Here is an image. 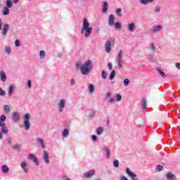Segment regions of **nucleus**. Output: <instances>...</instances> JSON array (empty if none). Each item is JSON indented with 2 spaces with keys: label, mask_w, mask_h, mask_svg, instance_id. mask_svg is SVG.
<instances>
[{
  "label": "nucleus",
  "mask_w": 180,
  "mask_h": 180,
  "mask_svg": "<svg viewBox=\"0 0 180 180\" xmlns=\"http://www.w3.org/2000/svg\"><path fill=\"white\" fill-rule=\"evenodd\" d=\"M75 65L77 70H80L82 75H88L90 74L94 67V64L91 60H87L84 64H82L81 61L76 62Z\"/></svg>",
  "instance_id": "obj_1"
},
{
  "label": "nucleus",
  "mask_w": 180,
  "mask_h": 180,
  "mask_svg": "<svg viewBox=\"0 0 180 180\" xmlns=\"http://www.w3.org/2000/svg\"><path fill=\"white\" fill-rule=\"evenodd\" d=\"M92 27H91L89 25V21H88V19L84 18L81 29L82 34H83V36H84L86 38L89 37L92 33Z\"/></svg>",
  "instance_id": "obj_2"
},
{
  "label": "nucleus",
  "mask_w": 180,
  "mask_h": 180,
  "mask_svg": "<svg viewBox=\"0 0 180 180\" xmlns=\"http://www.w3.org/2000/svg\"><path fill=\"white\" fill-rule=\"evenodd\" d=\"M123 50H120L116 57V63L118 67V70L123 68Z\"/></svg>",
  "instance_id": "obj_3"
},
{
  "label": "nucleus",
  "mask_w": 180,
  "mask_h": 180,
  "mask_svg": "<svg viewBox=\"0 0 180 180\" xmlns=\"http://www.w3.org/2000/svg\"><path fill=\"white\" fill-rule=\"evenodd\" d=\"M65 105H67V99L61 98L59 100L58 103V110L60 113L64 112V109H65Z\"/></svg>",
  "instance_id": "obj_4"
},
{
  "label": "nucleus",
  "mask_w": 180,
  "mask_h": 180,
  "mask_svg": "<svg viewBox=\"0 0 180 180\" xmlns=\"http://www.w3.org/2000/svg\"><path fill=\"white\" fill-rule=\"evenodd\" d=\"M30 114L27 113L24 116V127L25 130L30 129Z\"/></svg>",
  "instance_id": "obj_5"
},
{
  "label": "nucleus",
  "mask_w": 180,
  "mask_h": 180,
  "mask_svg": "<svg viewBox=\"0 0 180 180\" xmlns=\"http://www.w3.org/2000/svg\"><path fill=\"white\" fill-rule=\"evenodd\" d=\"M112 44H113V41L110 40H107L105 43V51L108 53L112 51Z\"/></svg>",
  "instance_id": "obj_6"
},
{
  "label": "nucleus",
  "mask_w": 180,
  "mask_h": 180,
  "mask_svg": "<svg viewBox=\"0 0 180 180\" xmlns=\"http://www.w3.org/2000/svg\"><path fill=\"white\" fill-rule=\"evenodd\" d=\"M126 174H127V175L131 178V180H139V178H137V175L131 172L129 167L126 168Z\"/></svg>",
  "instance_id": "obj_7"
},
{
  "label": "nucleus",
  "mask_w": 180,
  "mask_h": 180,
  "mask_svg": "<svg viewBox=\"0 0 180 180\" xmlns=\"http://www.w3.org/2000/svg\"><path fill=\"white\" fill-rule=\"evenodd\" d=\"M162 29H164V27L161 25H153L151 27L150 30L153 33H158V32H160V30H162Z\"/></svg>",
  "instance_id": "obj_8"
},
{
  "label": "nucleus",
  "mask_w": 180,
  "mask_h": 180,
  "mask_svg": "<svg viewBox=\"0 0 180 180\" xmlns=\"http://www.w3.org/2000/svg\"><path fill=\"white\" fill-rule=\"evenodd\" d=\"M12 120L15 123H17V122L20 120V113L18 112H13L12 114Z\"/></svg>",
  "instance_id": "obj_9"
},
{
  "label": "nucleus",
  "mask_w": 180,
  "mask_h": 180,
  "mask_svg": "<svg viewBox=\"0 0 180 180\" xmlns=\"http://www.w3.org/2000/svg\"><path fill=\"white\" fill-rule=\"evenodd\" d=\"M20 167L25 174H27L29 172V166L27 165V162L26 161L21 162Z\"/></svg>",
  "instance_id": "obj_10"
},
{
  "label": "nucleus",
  "mask_w": 180,
  "mask_h": 180,
  "mask_svg": "<svg viewBox=\"0 0 180 180\" xmlns=\"http://www.w3.org/2000/svg\"><path fill=\"white\" fill-rule=\"evenodd\" d=\"M43 160L46 164H50V157L49 156V153L46 150H44Z\"/></svg>",
  "instance_id": "obj_11"
},
{
  "label": "nucleus",
  "mask_w": 180,
  "mask_h": 180,
  "mask_svg": "<svg viewBox=\"0 0 180 180\" xmlns=\"http://www.w3.org/2000/svg\"><path fill=\"white\" fill-rule=\"evenodd\" d=\"M94 175H95V170L92 169L89 172H86L84 174V178H91V176H94Z\"/></svg>",
  "instance_id": "obj_12"
},
{
  "label": "nucleus",
  "mask_w": 180,
  "mask_h": 180,
  "mask_svg": "<svg viewBox=\"0 0 180 180\" xmlns=\"http://www.w3.org/2000/svg\"><path fill=\"white\" fill-rule=\"evenodd\" d=\"M109 26H113L115 25V15L110 14L108 18Z\"/></svg>",
  "instance_id": "obj_13"
},
{
  "label": "nucleus",
  "mask_w": 180,
  "mask_h": 180,
  "mask_svg": "<svg viewBox=\"0 0 180 180\" xmlns=\"http://www.w3.org/2000/svg\"><path fill=\"white\" fill-rule=\"evenodd\" d=\"M8 32H9V24H4L2 34H4V36H6V34H8Z\"/></svg>",
  "instance_id": "obj_14"
},
{
  "label": "nucleus",
  "mask_w": 180,
  "mask_h": 180,
  "mask_svg": "<svg viewBox=\"0 0 180 180\" xmlns=\"http://www.w3.org/2000/svg\"><path fill=\"white\" fill-rule=\"evenodd\" d=\"M0 79L2 82H5L6 81V75L4 70L0 71Z\"/></svg>",
  "instance_id": "obj_15"
},
{
  "label": "nucleus",
  "mask_w": 180,
  "mask_h": 180,
  "mask_svg": "<svg viewBox=\"0 0 180 180\" xmlns=\"http://www.w3.org/2000/svg\"><path fill=\"white\" fill-rule=\"evenodd\" d=\"M108 8H109V5L108 4V1H104L103 4V9H102L103 13H106V12H108Z\"/></svg>",
  "instance_id": "obj_16"
},
{
  "label": "nucleus",
  "mask_w": 180,
  "mask_h": 180,
  "mask_svg": "<svg viewBox=\"0 0 180 180\" xmlns=\"http://www.w3.org/2000/svg\"><path fill=\"white\" fill-rule=\"evenodd\" d=\"M128 30L129 32H134V30H136V24L134 22L129 24Z\"/></svg>",
  "instance_id": "obj_17"
},
{
  "label": "nucleus",
  "mask_w": 180,
  "mask_h": 180,
  "mask_svg": "<svg viewBox=\"0 0 180 180\" xmlns=\"http://www.w3.org/2000/svg\"><path fill=\"white\" fill-rule=\"evenodd\" d=\"M166 178L168 180H176V176H175V175L173 174L172 173H167L166 175Z\"/></svg>",
  "instance_id": "obj_18"
},
{
  "label": "nucleus",
  "mask_w": 180,
  "mask_h": 180,
  "mask_svg": "<svg viewBox=\"0 0 180 180\" xmlns=\"http://www.w3.org/2000/svg\"><path fill=\"white\" fill-rule=\"evenodd\" d=\"M37 141L40 144L41 148H46V143H44V140L41 138H38Z\"/></svg>",
  "instance_id": "obj_19"
},
{
  "label": "nucleus",
  "mask_w": 180,
  "mask_h": 180,
  "mask_svg": "<svg viewBox=\"0 0 180 180\" xmlns=\"http://www.w3.org/2000/svg\"><path fill=\"white\" fill-rule=\"evenodd\" d=\"M154 2V0H140L139 4L141 5H147L148 4H152Z\"/></svg>",
  "instance_id": "obj_20"
},
{
  "label": "nucleus",
  "mask_w": 180,
  "mask_h": 180,
  "mask_svg": "<svg viewBox=\"0 0 180 180\" xmlns=\"http://www.w3.org/2000/svg\"><path fill=\"white\" fill-rule=\"evenodd\" d=\"M6 8H13V1H12V0H6Z\"/></svg>",
  "instance_id": "obj_21"
},
{
  "label": "nucleus",
  "mask_w": 180,
  "mask_h": 180,
  "mask_svg": "<svg viewBox=\"0 0 180 180\" xmlns=\"http://www.w3.org/2000/svg\"><path fill=\"white\" fill-rule=\"evenodd\" d=\"M13 91H15V86L11 85L8 87V96H12V94H13Z\"/></svg>",
  "instance_id": "obj_22"
},
{
  "label": "nucleus",
  "mask_w": 180,
  "mask_h": 180,
  "mask_svg": "<svg viewBox=\"0 0 180 180\" xmlns=\"http://www.w3.org/2000/svg\"><path fill=\"white\" fill-rule=\"evenodd\" d=\"M89 94H94V92H95V86H94V84H89Z\"/></svg>",
  "instance_id": "obj_23"
},
{
  "label": "nucleus",
  "mask_w": 180,
  "mask_h": 180,
  "mask_svg": "<svg viewBox=\"0 0 180 180\" xmlns=\"http://www.w3.org/2000/svg\"><path fill=\"white\" fill-rule=\"evenodd\" d=\"M1 171L3 174H8V172H9V167L6 165H3L1 167Z\"/></svg>",
  "instance_id": "obj_24"
},
{
  "label": "nucleus",
  "mask_w": 180,
  "mask_h": 180,
  "mask_svg": "<svg viewBox=\"0 0 180 180\" xmlns=\"http://www.w3.org/2000/svg\"><path fill=\"white\" fill-rule=\"evenodd\" d=\"M69 134H70V130H68V129H65L62 132V136L63 137H68Z\"/></svg>",
  "instance_id": "obj_25"
},
{
  "label": "nucleus",
  "mask_w": 180,
  "mask_h": 180,
  "mask_svg": "<svg viewBox=\"0 0 180 180\" xmlns=\"http://www.w3.org/2000/svg\"><path fill=\"white\" fill-rule=\"evenodd\" d=\"M1 134H3V133L4 134H6L7 133H9V130H8V127H3L1 128Z\"/></svg>",
  "instance_id": "obj_26"
},
{
  "label": "nucleus",
  "mask_w": 180,
  "mask_h": 180,
  "mask_svg": "<svg viewBox=\"0 0 180 180\" xmlns=\"http://www.w3.org/2000/svg\"><path fill=\"white\" fill-rule=\"evenodd\" d=\"M104 151L106 153L107 158H109L110 157V149L108 147H105Z\"/></svg>",
  "instance_id": "obj_27"
},
{
  "label": "nucleus",
  "mask_w": 180,
  "mask_h": 180,
  "mask_svg": "<svg viewBox=\"0 0 180 180\" xmlns=\"http://www.w3.org/2000/svg\"><path fill=\"white\" fill-rule=\"evenodd\" d=\"M158 72H159L160 75L163 78H167V75H165V73L161 70V68H158L157 69Z\"/></svg>",
  "instance_id": "obj_28"
},
{
  "label": "nucleus",
  "mask_w": 180,
  "mask_h": 180,
  "mask_svg": "<svg viewBox=\"0 0 180 180\" xmlns=\"http://www.w3.org/2000/svg\"><path fill=\"white\" fill-rule=\"evenodd\" d=\"M116 76V71H115V70H113L110 75V77H109V79L110 81H112V79H115V77Z\"/></svg>",
  "instance_id": "obj_29"
},
{
  "label": "nucleus",
  "mask_w": 180,
  "mask_h": 180,
  "mask_svg": "<svg viewBox=\"0 0 180 180\" xmlns=\"http://www.w3.org/2000/svg\"><path fill=\"white\" fill-rule=\"evenodd\" d=\"M103 133V127H99L97 129H96V134L98 136H101V134H102Z\"/></svg>",
  "instance_id": "obj_30"
},
{
  "label": "nucleus",
  "mask_w": 180,
  "mask_h": 180,
  "mask_svg": "<svg viewBox=\"0 0 180 180\" xmlns=\"http://www.w3.org/2000/svg\"><path fill=\"white\" fill-rule=\"evenodd\" d=\"M8 13H9V8L5 6L3 9V15L4 16H6V15H8Z\"/></svg>",
  "instance_id": "obj_31"
},
{
  "label": "nucleus",
  "mask_w": 180,
  "mask_h": 180,
  "mask_svg": "<svg viewBox=\"0 0 180 180\" xmlns=\"http://www.w3.org/2000/svg\"><path fill=\"white\" fill-rule=\"evenodd\" d=\"M101 77H102L103 79H106V78L108 77V72L105 70H102Z\"/></svg>",
  "instance_id": "obj_32"
},
{
  "label": "nucleus",
  "mask_w": 180,
  "mask_h": 180,
  "mask_svg": "<svg viewBox=\"0 0 180 180\" xmlns=\"http://www.w3.org/2000/svg\"><path fill=\"white\" fill-rule=\"evenodd\" d=\"M155 13H160L161 12V6H156L154 8Z\"/></svg>",
  "instance_id": "obj_33"
},
{
  "label": "nucleus",
  "mask_w": 180,
  "mask_h": 180,
  "mask_svg": "<svg viewBox=\"0 0 180 180\" xmlns=\"http://www.w3.org/2000/svg\"><path fill=\"white\" fill-rule=\"evenodd\" d=\"M146 108H147V100H146V98H143L142 100V109H146Z\"/></svg>",
  "instance_id": "obj_34"
},
{
  "label": "nucleus",
  "mask_w": 180,
  "mask_h": 180,
  "mask_svg": "<svg viewBox=\"0 0 180 180\" xmlns=\"http://www.w3.org/2000/svg\"><path fill=\"white\" fill-rule=\"evenodd\" d=\"M4 112L6 113H9V112H11V107L8 105H4Z\"/></svg>",
  "instance_id": "obj_35"
},
{
  "label": "nucleus",
  "mask_w": 180,
  "mask_h": 180,
  "mask_svg": "<svg viewBox=\"0 0 180 180\" xmlns=\"http://www.w3.org/2000/svg\"><path fill=\"white\" fill-rule=\"evenodd\" d=\"M115 13L117 16L122 17V8H118L115 11Z\"/></svg>",
  "instance_id": "obj_36"
},
{
  "label": "nucleus",
  "mask_w": 180,
  "mask_h": 180,
  "mask_svg": "<svg viewBox=\"0 0 180 180\" xmlns=\"http://www.w3.org/2000/svg\"><path fill=\"white\" fill-rule=\"evenodd\" d=\"M113 26H115V29H120L122 27V23L117 22L114 23Z\"/></svg>",
  "instance_id": "obj_37"
},
{
  "label": "nucleus",
  "mask_w": 180,
  "mask_h": 180,
  "mask_svg": "<svg viewBox=\"0 0 180 180\" xmlns=\"http://www.w3.org/2000/svg\"><path fill=\"white\" fill-rule=\"evenodd\" d=\"M11 46H5V53L6 54H11Z\"/></svg>",
  "instance_id": "obj_38"
},
{
  "label": "nucleus",
  "mask_w": 180,
  "mask_h": 180,
  "mask_svg": "<svg viewBox=\"0 0 180 180\" xmlns=\"http://www.w3.org/2000/svg\"><path fill=\"white\" fill-rule=\"evenodd\" d=\"M39 57L41 59L44 58L46 57V52L44 51H41L39 52Z\"/></svg>",
  "instance_id": "obj_39"
},
{
  "label": "nucleus",
  "mask_w": 180,
  "mask_h": 180,
  "mask_svg": "<svg viewBox=\"0 0 180 180\" xmlns=\"http://www.w3.org/2000/svg\"><path fill=\"white\" fill-rule=\"evenodd\" d=\"M150 50H152L153 53H155V51L157 50V48L155 47V44H150Z\"/></svg>",
  "instance_id": "obj_40"
},
{
  "label": "nucleus",
  "mask_w": 180,
  "mask_h": 180,
  "mask_svg": "<svg viewBox=\"0 0 180 180\" xmlns=\"http://www.w3.org/2000/svg\"><path fill=\"white\" fill-rule=\"evenodd\" d=\"M129 84H130V80L129 79H125L124 80V86H129Z\"/></svg>",
  "instance_id": "obj_41"
},
{
  "label": "nucleus",
  "mask_w": 180,
  "mask_h": 180,
  "mask_svg": "<svg viewBox=\"0 0 180 180\" xmlns=\"http://www.w3.org/2000/svg\"><path fill=\"white\" fill-rule=\"evenodd\" d=\"M5 95H6V91L0 87V96H5Z\"/></svg>",
  "instance_id": "obj_42"
},
{
  "label": "nucleus",
  "mask_w": 180,
  "mask_h": 180,
  "mask_svg": "<svg viewBox=\"0 0 180 180\" xmlns=\"http://www.w3.org/2000/svg\"><path fill=\"white\" fill-rule=\"evenodd\" d=\"M115 98H116V101L117 102H120V101H122V95H120V94H117L115 96Z\"/></svg>",
  "instance_id": "obj_43"
},
{
  "label": "nucleus",
  "mask_w": 180,
  "mask_h": 180,
  "mask_svg": "<svg viewBox=\"0 0 180 180\" xmlns=\"http://www.w3.org/2000/svg\"><path fill=\"white\" fill-rule=\"evenodd\" d=\"M113 165L115 167V168H119V160H115L113 162Z\"/></svg>",
  "instance_id": "obj_44"
},
{
  "label": "nucleus",
  "mask_w": 180,
  "mask_h": 180,
  "mask_svg": "<svg viewBox=\"0 0 180 180\" xmlns=\"http://www.w3.org/2000/svg\"><path fill=\"white\" fill-rule=\"evenodd\" d=\"M29 160H32V161L34 160V158H37L34 154L31 153L28 156Z\"/></svg>",
  "instance_id": "obj_45"
},
{
  "label": "nucleus",
  "mask_w": 180,
  "mask_h": 180,
  "mask_svg": "<svg viewBox=\"0 0 180 180\" xmlns=\"http://www.w3.org/2000/svg\"><path fill=\"white\" fill-rule=\"evenodd\" d=\"M6 120V116L1 115L0 117V122H5Z\"/></svg>",
  "instance_id": "obj_46"
},
{
  "label": "nucleus",
  "mask_w": 180,
  "mask_h": 180,
  "mask_svg": "<svg viewBox=\"0 0 180 180\" xmlns=\"http://www.w3.org/2000/svg\"><path fill=\"white\" fill-rule=\"evenodd\" d=\"M15 47H19L20 46V41H19L18 39H16L15 41Z\"/></svg>",
  "instance_id": "obj_47"
},
{
  "label": "nucleus",
  "mask_w": 180,
  "mask_h": 180,
  "mask_svg": "<svg viewBox=\"0 0 180 180\" xmlns=\"http://www.w3.org/2000/svg\"><path fill=\"white\" fill-rule=\"evenodd\" d=\"M107 66H108V68L109 70H112V69H113V65L112 64V63H108L107 64Z\"/></svg>",
  "instance_id": "obj_48"
},
{
  "label": "nucleus",
  "mask_w": 180,
  "mask_h": 180,
  "mask_svg": "<svg viewBox=\"0 0 180 180\" xmlns=\"http://www.w3.org/2000/svg\"><path fill=\"white\" fill-rule=\"evenodd\" d=\"M20 147H21L20 145L16 144V145H14V146H13V148L14 150H19V148H20Z\"/></svg>",
  "instance_id": "obj_49"
},
{
  "label": "nucleus",
  "mask_w": 180,
  "mask_h": 180,
  "mask_svg": "<svg viewBox=\"0 0 180 180\" xmlns=\"http://www.w3.org/2000/svg\"><path fill=\"white\" fill-rule=\"evenodd\" d=\"M33 162L35 164V165H37V167L39 166V159H37V158H35Z\"/></svg>",
  "instance_id": "obj_50"
},
{
  "label": "nucleus",
  "mask_w": 180,
  "mask_h": 180,
  "mask_svg": "<svg viewBox=\"0 0 180 180\" xmlns=\"http://www.w3.org/2000/svg\"><path fill=\"white\" fill-rule=\"evenodd\" d=\"M156 171H162V165H158L157 167H156Z\"/></svg>",
  "instance_id": "obj_51"
},
{
  "label": "nucleus",
  "mask_w": 180,
  "mask_h": 180,
  "mask_svg": "<svg viewBox=\"0 0 180 180\" xmlns=\"http://www.w3.org/2000/svg\"><path fill=\"white\" fill-rule=\"evenodd\" d=\"M13 141V139L12 138L7 139V143L8 144H12Z\"/></svg>",
  "instance_id": "obj_52"
},
{
  "label": "nucleus",
  "mask_w": 180,
  "mask_h": 180,
  "mask_svg": "<svg viewBox=\"0 0 180 180\" xmlns=\"http://www.w3.org/2000/svg\"><path fill=\"white\" fill-rule=\"evenodd\" d=\"M6 127V124H5V122H4L3 121H0V127Z\"/></svg>",
  "instance_id": "obj_53"
},
{
  "label": "nucleus",
  "mask_w": 180,
  "mask_h": 180,
  "mask_svg": "<svg viewBox=\"0 0 180 180\" xmlns=\"http://www.w3.org/2000/svg\"><path fill=\"white\" fill-rule=\"evenodd\" d=\"M116 102V100L115 98H110L108 100V103H115Z\"/></svg>",
  "instance_id": "obj_54"
},
{
  "label": "nucleus",
  "mask_w": 180,
  "mask_h": 180,
  "mask_svg": "<svg viewBox=\"0 0 180 180\" xmlns=\"http://www.w3.org/2000/svg\"><path fill=\"white\" fill-rule=\"evenodd\" d=\"M27 86L30 89L32 88V81H30V80L27 81Z\"/></svg>",
  "instance_id": "obj_55"
},
{
  "label": "nucleus",
  "mask_w": 180,
  "mask_h": 180,
  "mask_svg": "<svg viewBox=\"0 0 180 180\" xmlns=\"http://www.w3.org/2000/svg\"><path fill=\"white\" fill-rule=\"evenodd\" d=\"M91 139L94 140V141H96V140H98L96 135H92Z\"/></svg>",
  "instance_id": "obj_56"
},
{
  "label": "nucleus",
  "mask_w": 180,
  "mask_h": 180,
  "mask_svg": "<svg viewBox=\"0 0 180 180\" xmlns=\"http://www.w3.org/2000/svg\"><path fill=\"white\" fill-rule=\"evenodd\" d=\"M2 25H4V21L2 19H0V30H2Z\"/></svg>",
  "instance_id": "obj_57"
},
{
  "label": "nucleus",
  "mask_w": 180,
  "mask_h": 180,
  "mask_svg": "<svg viewBox=\"0 0 180 180\" xmlns=\"http://www.w3.org/2000/svg\"><path fill=\"white\" fill-rule=\"evenodd\" d=\"M70 84H71V85H75V79H71Z\"/></svg>",
  "instance_id": "obj_58"
},
{
  "label": "nucleus",
  "mask_w": 180,
  "mask_h": 180,
  "mask_svg": "<svg viewBox=\"0 0 180 180\" xmlns=\"http://www.w3.org/2000/svg\"><path fill=\"white\" fill-rule=\"evenodd\" d=\"M120 180H129V179H127V177H126L125 176H122L120 177Z\"/></svg>",
  "instance_id": "obj_59"
},
{
  "label": "nucleus",
  "mask_w": 180,
  "mask_h": 180,
  "mask_svg": "<svg viewBox=\"0 0 180 180\" xmlns=\"http://www.w3.org/2000/svg\"><path fill=\"white\" fill-rule=\"evenodd\" d=\"M175 65L176 68H178V70H180V63H176Z\"/></svg>",
  "instance_id": "obj_60"
},
{
  "label": "nucleus",
  "mask_w": 180,
  "mask_h": 180,
  "mask_svg": "<svg viewBox=\"0 0 180 180\" xmlns=\"http://www.w3.org/2000/svg\"><path fill=\"white\" fill-rule=\"evenodd\" d=\"M110 96H112V93L108 92V93L106 94V98H110Z\"/></svg>",
  "instance_id": "obj_61"
},
{
  "label": "nucleus",
  "mask_w": 180,
  "mask_h": 180,
  "mask_svg": "<svg viewBox=\"0 0 180 180\" xmlns=\"http://www.w3.org/2000/svg\"><path fill=\"white\" fill-rule=\"evenodd\" d=\"M2 139H4V134L0 131V140H2Z\"/></svg>",
  "instance_id": "obj_62"
},
{
  "label": "nucleus",
  "mask_w": 180,
  "mask_h": 180,
  "mask_svg": "<svg viewBox=\"0 0 180 180\" xmlns=\"http://www.w3.org/2000/svg\"><path fill=\"white\" fill-rule=\"evenodd\" d=\"M20 0H13V4H18Z\"/></svg>",
  "instance_id": "obj_63"
},
{
  "label": "nucleus",
  "mask_w": 180,
  "mask_h": 180,
  "mask_svg": "<svg viewBox=\"0 0 180 180\" xmlns=\"http://www.w3.org/2000/svg\"><path fill=\"white\" fill-rule=\"evenodd\" d=\"M0 4H1V0H0Z\"/></svg>",
  "instance_id": "obj_64"
}]
</instances>
